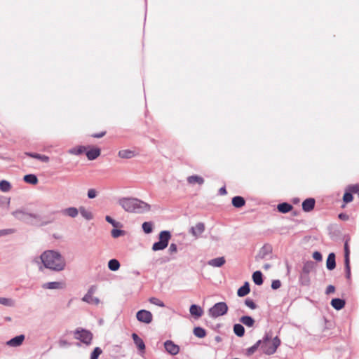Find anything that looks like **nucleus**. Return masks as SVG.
<instances>
[{"label": "nucleus", "mask_w": 359, "mask_h": 359, "mask_svg": "<svg viewBox=\"0 0 359 359\" xmlns=\"http://www.w3.org/2000/svg\"><path fill=\"white\" fill-rule=\"evenodd\" d=\"M34 263L40 271L48 270L60 273L67 268V262L63 254L58 250L46 249L36 257Z\"/></svg>", "instance_id": "nucleus-1"}, {"label": "nucleus", "mask_w": 359, "mask_h": 359, "mask_svg": "<svg viewBox=\"0 0 359 359\" xmlns=\"http://www.w3.org/2000/svg\"><path fill=\"white\" fill-rule=\"evenodd\" d=\"M118 205L128 212H142L150 208L148 203L136 198H121Z\"/></svg>", "instance_id": "nucleus-2"}, {"label": "nucleus", "mask_w": 359, "mask_h": 359, "mask_svg": "<svg viewBox=\"0 0 359 359\" xmlns=\"http://www.w3.org/2000/svg\"><path fill=\"white\" fill-rule=\"evenodd\" d=\"M261 341V349L266 355H272L276 353L280 344L279 337L273 334L267 333Z\"/></svg>", "instance_id": "nucleus-3"}, {"label": "nucleus", "mask_w": 359, "mask_h": 359, "mask_svg": "<svg viewBox=\"0 0 359 359\" xmlns=\"http://www.w3.org/2000/svg\"><path fill=\"white\" fill-rule=\"evenodd\" d=\"M104 219L105 221L112 226L110 234L113 238L116 239L126 236L127 232L123 229V224L120 221L116 219L111 215H106Z\"/></svg>", "instance_id": "nucleus-4"}, {"label": "nucleus", "mask_w": 359, "mask_h": 359, "mask_svg": "<svg viewBox=\"0 0 359 359\" xmlns=\"http://www.w3.org/2000/svg\"><path fill=\"white\" fill-rule=\"evenodd\" d=\"M82 301L90 305L97 306L102 304V302L97 294V287L91 286L82 298Z\"/></svg>", "instance_id": "nucleus-5"}, {"label": "nucleus", "mask_w": 359, "mask_h": 359, "mask_svg": "<svg viewBox=\"0 0 359 359\" xmlns=\"http://www.w3.org/2000/svg\"><path fill=\"white\" fill-rule=\"evenodd\" d=\"M170 237L168 231H161L158 235V241L154 243L152 245V250L156 252L165 249L168 245Z\"/></svg>", "instance_id": "nucleus-6"}, {"label": "nucleus", "mask_w": 359, "mask_h": 359, "mask_svg": "<svg viewBox=\"0 0 359 359\" xmlns=\"http://www.w3.org/2000/svg\"><path fill=\"white\" fill-rule=\"evenodd\" d=\"M227 311V305L224 302H219L211 308L209 312L211 316L216 318L224 315Z\"/></svg>", "instance_id": "nucleus-7"}, {"label": "nucleus", "mask_w": 359, "mask_h": 359, "mask_svg": "<svg viewBox=\"0 0 359 359\" xmlns=\"http://www.w3.org/2000/svg\"><path fill=\"white\" fill-rule=\"evenodd\" d=\"M136 318L140 323L149 324L153 320V315L150 311L142 309L137 312Z\"/></svg>", "instance_id": "nucleus-8"}, {"label": "nucleus", "mask_w": 359, "mask_h": 359, "mask_svg": "<svg viewBox=\"0 0 359 359\" xmlns=\"http://www.w3.org/2000/svg\"><path fill=\"white\" fill-rule=\"evenodd\" d=\"M163 346L165 351L172 355L178 354L180 350V346L170 340L165 341Z\"/></svg>", "instance_id": "nucleus-9"}, {"label": "nucleus", "mask_w": 359, "mask_h": 359, "mask_svg": "<svg viewBox=\"0 0 359 359\" xmlns=\"http://www.w3.org/2000/svg\"><path fill=\"white\" fill-rule=\"evenodd\" d=\"M75 338L86 344H88L92 339V335L88 331L81 330L75 332Z\"/></svg>", "instance_id": "nucleus-10"}, {"label": "nucleus", "mask_w": 359, "mask_h": 359, "mask_svg": "<svg viewBox=\"0 0 359 359\" xmlns=\"http://www.w3.org/2000/svg\"><path fill=\"white\" fill-rule=\"evenodd\" d=\"M187 181L189 184L195 186H201L204 184L205 180L204 178L198 175H192L187 177Z\"/></svg>", "instance_id": "nucleus-11"}, {"label": "nucleus", "mask_w": 359, "mask_h": 359, "mask_svg": "<svg viewBox=\"0 0 359 359\" xmlns=\"http://www.w3.org/2000/svg\"><path fill=\"white\" fill-rule=\"evenodd\" d=\"M86 156L89 160H94L97 158L100 154V150L95 147H86Z\"/></svg>", "instance_id": "nucleus-12"}, {"label": "nucleus", "mask_w": 359, "mask_h": 359, "mask_svg": "<svg viewBox=\"0 0 359 359\" xmlns=\"http://www.w3.org/2000/svg\"><path fill=\"white\" fill-rule=\"evenodd\" d=\"M13 190V184L7 180H0V192L3 194H9Z\"/></svg>", "instance_id": "nucleus-13"}, {"label": "nucleus", "mask_w": 359, "mask_h": 359, "mask_svg": "<svg viewBox=\"0 0 359 359\" xmlns=\"http://www.w3.org/2000/svg\"><path fill=\"white\" fill-rule=\"evenodd\" d=\"M205 226L203 223H196L190 229L191 234L194 237L200 236L204 231Z\"/></svg>", "instance_id": "nucleus-14"}, {"label": "nucleus", "mask_w": 359, "mask_h": 359, "mask_svg": "<svg viewBox=\"0 0 359 359\" xmlns=\"http://www.w3.org/2000/svg\"><path fill=\"white\" fill-rule=\"evenodd\" d=\"M189 313L194 319H198L203 314V309L198 305L193 304L189 308Z\"/></svg>", "instance_id": "nucleus-15"}, {"label": "nucleus", "mask_w": 359, "mask_h": 359, "mask_svg": "<svg viewBox=\"0 0 359 359\" xmlns=\"http://www.w3.org/2000/svg\"><path fill=\"white\" fill-rule=\"evenodd\" d=\"M137 152L133 149H123L118 151V156L121 158H132L136 156Z\"/></svg>", "instance_id": "nucleus-16"}, {"label": "nucleus", "mask_w": 359, "mask_h": 359, "mask_svg": "<svg viewBox=\"0 0 359 359\" xmlns=\"http://www.w3.org/2000/svg\"><path fill=\"white\" fill-rule=\"evenodd\" d=\"M25 340L24 335H19L14 338L8 340L6 342V345L9 347H18L21 346Z\"/></svg>", "instance_id": "nucleus-17"}, {"label": "nucleus", "mask_w": 359, "mask_h": 359, "mask_svg": "<svg viewBox=\"0 0 359 359\" xmlns=\"http://www.w3.org/2000/svg\"><path fill=\"white\" fill-rule=\"evenodd\" d=\"M132 338L136 347L139 349L141 353H143L145 349V345L143 339L140 338L137 334H133Z\"/></svg>", "instance_id": "nucleus-18"}, {"label": "nucleus", "mask_w": 359, "mask_h": 359, "mask_svg": "<svg viewBox=\"0 0 359 359\" xmlns=\"http://www.w3.org/2000/svg\"><path fill=\"white\" fill-rule=\"evenodd\" d=\"M226 263V259L223 257H215L208 261V265L212 267H221Z\"/></svg>", "instance_id": "nucleus-19"}, {"label": "nucleus", "mask_w": 359, "mask_h": 359, "mask_svg": "<svg viewBox=\"0 0 359 359\" xmlns=\"http://www.w3.org/2000/svg\"><path fill=\"white\" fill-rule=\"evenodd\" d=\"M44 287L51 290H61L65 287V283L62 281L49 282L44 285Z\"/></svg>", "instance_id": "nucleus-20"}, {"label": "nucleus", "mask_w": 359, "mask_h": 359, "mask_svg": "<svg viewBox=\"0 0 359 359\" xmlns=\"http://www.w3.org/2000/svg\"><path fill=\"white\" fill-rule=\"evenodd\" d=\"M79 212L83 218L87 221L92 220L94 218L93 212L85 207H80Z\"/></svg>", "instance_id": "nucleus-21"}, {"label": "nucleus", "mask_w": 359, "mask_h": 359, "mask_svg": "<svg viewBox=\"0 0 359 359\" xmlns=\"http://www.w3.org/2000/svg\"><path fill=\"white\" fill-rule=\"evenodd\" d=\"M358 190H359V188L358 186H352V187H348L347 191L344 194V201L345 203H348V202L351 201L353 199V197H352L351 192L356 193L358 191Z\"/></svg>", "instance_id": "nucleus-22"}, {"label": "nucleus", "mask_w": 359, "mask_h": 359, "mask_svg": "<svg viewBox=\"0 0 359 359\" xmlns=\"http://www.w3.org/2000/svg\"><path fill=\"white\" fill-rule=\"evenodd\" d=\"M260 344H261V341H257L254 345L245 348L243 352L244 354L246 356L252 355L257 351L259 347L260 346Z\"/></svg>", "instance_id": "nucleus-23"}, {"label": "nucleus", "mask_w": 359, "mask_h": 359, "mask_svg": "<svg viewBox=\"0 0 359 359\" xmlns=\"http://www.w3.org/2000/svg\"><path fill=\"white\" fill-rule=\"evenodd\" d=\"M107 267L111 271H118L121 268V263L116 259H111L109 260Z\"/></svg>", "instance_id": "nucleus-24"}, {"label": "nucleus", "mask_w": 359, "mask_h": 359, "mask_svg": "<svg viewBox=\"0 0 359 359\" xmlns=\"http://www.w3.org/2000/svg\"><path fill=\"white\" fill-rule=\"evenodd\" d=\"M86 150V147L82 145L75 146L68 150V154L70 155H80L84 153Z\"/></svg>", "instance_id": "nucleus-25"}, {"label": "nucleus", "mask_w": 359, "mask_h": 359, "mask_svg": "<svg viewBox=\"0 0 359 359\" xmlns=\"http://www.w3.org/2000/svg\"><path fill=\"white\" fill-rule=\"evenodd\" d=\"M335 255L330 253L326 260V266L329 270H333L335 268Z\"/></svg>", "instance_id": "nucleus-26"}, {"label": "nucleus", "mask_w": 359, "mask_h": 359, "mask_svg": "<svg viewBox=\"0 0 359 359\" xmlns=\"http://www.w3.org/2000/svg\"><path fill=\"white\" fill-rule=\"evenodd\" d=\"M250 292V284H249V283L246 282L242 287H241L238 290L237 294H238V296L241 297H244V296L247 295L248 294H249Z\"/></svg>", "instance_id": "nucleus-27"}, {"label": "nucleus", "mask_w": 359, "mask_h": 359, "mask_svg": "<svg viewBox=\"0 0 359 359\" xmlns=\"http://www.w3.org/2000/svg\"><path fill=\"white\" fill-rule=\"evenodd\" d=\"M65 215L70 217H76L79 215V210L74 207H69L64 210Z\"/></svg>", "instance_id": "nucleus-28"}, {"label": "nucleus", "mask_w": 359, "mask_h": 359, "mask_svg": "<svg viewBox=\"0 0 359 359\" xmlns=\"http://www.w3.org/2000/svg\"><path fill=\"white\" fill-rule=\"evenodd\" d=\"M331 305L337 310H340L344 308L345 302L341 299H333L331 301Z\"/></svg>", "instance_id": "nucleus-29"}, {"label": "nucleus", "mask_w": 359, "mask_h": 359, "mask_svg": "<svg viewBox=\"0 0 359 359\" xmlns=\"http://www.w3.org/2000/svg\"><path fill=\"white\" fill-rule=\"evenodd\" d=\"M240 321L242 323H243L245 325H246L247 327H253V325L255 324V320L252 318L248 316H242L240 318Z\"/></svg>", "instance_id": "nucleus-30"}, {"label": "nucleus", "mask_w": 359, "mask_h": 359, "mask_svg": "<svg viewBox=\"0 0 359 359\" xmlns=\"http://www.w3.org/2000/svg\"><path fill=\"white\" fill-rule=\"evenodd\" d=\"M193 332L198 338H204L206 336V331L201 327H195Z\"/></svg>", "instance_id": "nucleus-31"}, {"label": "nucleus", "mask_w": 359, "mask_h": 359, "mask_svg": "<svg viewBox=\"0 0 359 359\" xmlns=\"http://www.w3.org/2000/svg\"><path fill=\"white\" fill-rule=\"evenodd\" d=\"M252 280L254 283L258 285H260L263 283L262 274L260 271H255L252 274Z\"/></svg>", "instance_id": "nucleus-32"}, {"label": "nucleus", "mask_w": 359, "mask_h": 359, "mask_svg": "<svg viewBox=\"0 0 359 359\" xmlns=\"http://www.w3.org/2000/svg\"><path fill=\"white\" fill-rule=\"evenodd\" d=\"M0 304L6 306H13L15 302L11 298L0 297Z\"/></svg>", "instance_id": "nucleus-33"}, {"label": "nucleus", "mask_w": 359, "mask_h": 359, "mask_svg": "<svg viewBox=\"0 0 359 359\" xmlns=\"http://www.w3.org/2000/svg\"><path fill=\"white\" fill-rule=\"evenodd\" d=\"M233 332L238 337H243L245 334V329L241 324H236L233 326Z\"/></svg>", "instance_id": "nucleus-34"}, {"label": "nucleus", "mask_w": 359, "mask_h": 359, "mask_svg": "<svg viewBox=\"0 0 359 359\" xmlns=\"http://www.w3.org/2000/svg\"><path fill=\"white\" fill-rule=\"evenodd\" d=\"M314 200L313 199H307L303 203V209L305 211L311 210L314 206Z\"/></svg>", "instance_id": "nucleus-35"}, {"label": "nucleus", "mask_w": 359, "mask_h": 359, "mask_svg": "<svg viewBox=\"0 0 359 359\" xmlns=\"http://www.w3.org/2000/svg\"><path fill=\"white\" fill-rule=\"evenodd\" d=\"M24 180L27 183L36 184L38 182L37 177L34 175H27L24 177Z\"/></svg>", "instance_id": "nucleus-36"}, {"label": "nucleus", "mask_w": 359, "mask_h": 359, "mask_svg": "<svg viewBox=\"0 0 359 359\" xmlns=\"http://www.w3.org/2000/svg\"><path fill=\"white\" fill-rule=\"evenodd\" d=\"M232 203L235 207H241L244 205L245 201L242 197L236 196L232 200Z\"/></svg>", "instance_id": "nucleus-37"}, {"label": "nucleus", "mask_w": 359, "mask_h": 359, "mask_svg": "<svg viewBox=\"0 0 359 359\" xmlns=\"http://www.w3.org/2000/svg\"><path fill=\"white\" fill-rule=\"evenodd\" d=\"M278 209L281 212H287L291 210V206L287 203H282L278 205Z\"/></svg>", "instance_id": "nucleus-38"}, {"label": "nucleus", "mask_w": 359, "mask_h": 359, "mask_svg": "<svg viewBox=\"0 0 359 359\" xmlns=\"http://www.w3.org/2000/svg\"><path fill=\"white\" fill-rule=\"evenodd\" d=\"M142 229L146 233H149L152 231L153 226L149 222H144L142 224Z\"/></svg>", "instance_id": "nucleus-39"}, {"label": "nucleus", "mask_w": 359, "mask_h": 359, "mask_svg": "<svg viewBox=\"0 0 359 359\" xmlns=\"http://www.w3.org/2000/svg\"><path fill=\"white\" fill-rule=\"evenodd\" d=\"M245 304L252 310H255L257 307L255 302L250 299H246L245 301Z\"/></svg>", "instance_id": "nucleus-40"}, {"label": "nucleus", "mask_w": 359, "mask_h": 359, "mask_svg": "<svg viewBox=\"0 0 359 359\" xmlns=\"http://www.w3.org/2000/svg\"><path fill=\"white\" fill-rule=\"evenodd\" d=\"M344 249H345V263H346V267H347L348 269L349 253H350V251H349V249H348L347 243L345 244Z\"/></svg>", "instance_id": "nucleus-41"}, {"label": "nucleus", "mask_w": 359, "mask_h": 359, "mask_svg": "<svg viewBox=\"0 0 359 359\" xmlns=\"http://www.w3.org/2000/svg\"><path fill=\"white\" fill-rule=\"evenodd\" d=\"M312 257L318 262H320L323 259V256L321 253L318 251L313 252Z\"/></svg>", "instance_id": "nucleus-42"}, {"label": "nucleus", "mask_w": 359, "mask_h": 359, "mask_svg": "<svg viewBox=\"0 0 359 359\" xmlns=\"http://www.w3.org/2000/svg\"><path fill=\"white\" fill-rule=\"evenodd\" d=\"M101 353H102L101 349L99 348H96L94 350V351L93 352L90 359H97L98 358V356L101 354Z\"/></svg>", "instance_id": "nucleus-43"}, {"label": "nucleus", "mask_w": 359, "mask_h": 359, "mask_svg": "<svg viewBox=\"0 0 359 359\" xmlns=\"http://www.w3.org/2000/svg\"><path fill=\"white\" fill-rule=\"evenodd\" d=\"M87 195L89 198H94L97 196V192L96 190L91 189L88 191Z\"/></svg>", "instance_id": "nucleus-44"}, {"label": "nucleus", "mask_w": 359, "mask_h": 359, "mask_svg": "<svg viewBox=\"0 0 359 359\" xmlns=\"http://www.w3.org/2000/svg\"><path fill=\"white\" fill-rule=\"evenodd\" d=\"M281 286V283L278 280H273L271 283V287L274 290L278 289Z\"/></svg>", "instance_id": "nucleus-45"}, {"label": "nucleus", "mask_w": 359, "mask_h": 359, "mask_svg": "<svg viewBox=\"0 0 359 359\" xmlns=\"http://www.w3.org/2000/svg\"><path fill=\"white\" fill-rule=\"evenodd\" d=\"M12 233H13V231L11 229L0 230V237L9 235V234H11Z\"/></svg>", "instance_id": "nucleus-46"}, {"label": "nucleus", "mask_w": 359, "mask_h": 359, "mask_svg": "<svg viewBox=\"0 0 359 359\" xmlns=\"http://www.w3.org/2000/svg\"><path fill=\"white\" fill-rule=\"evenodd\" d=\"M334 291H335V287L333 285H329L326 288V293L327 294L333 293Z\"/></svg>", "instance_id": "nucleus-47"}, {"label": "nucleus", "mask_w": 359, "mask_h": 359, "mask_svg": "<svg viewBox=\"0 0 359 359\" xmlns=\"http://www.w3.org/2000/svg\"><path fill=\"white\" fill-rule=\"evenodd\" d=\"M154 304L158 305L159 306H163L164 304L162 302L159 301V300H156V302H154Z\"/></svg>", "instance_id": "nucleus-48"}, {"label": "nucleus", "mask_w": 359, "mask_h": 359, "mask_svg": "<svg viewBox=\"0 0 359 359\" xmlns=\"http://www.w3.org/2000/svg\"><path fill=\"white\" fill-rule=\"evenodd\" d=\"M219 192L221 195H224L226 194V189L224 188H221L219 190Z\"/></svg>", "instance_id": "nucleus-49"}, {"label": "nucleus", "mask_w": 359, "mask_h": 359, "mask_svg": "<svg viewBox=\"0 0 359 359\" xmlns=\"http://www.w3.org/2000/svg\"><path fill=\"white\" fill-rule=\"evenodd\" d=\"M346 270H347V278H349L350 276H351L350 266L349 265H348V269L346 267Z\"/></svg>", "instance_id": "nucleus-50"}, {"label": "nucleus", "mask_w": 359, "mask_h": 359, "mask_svg": "<svg viewBox=\"0 0 359 359\" xmlns=\"http://www.w3.org/2000/svg\"><path fill=\"white\" fill-rule=\"evenodd\" d=\"M216 340H217V341H221V338H220V337H216Z\"/></svg>", "instance_id": "nucleus-51"}]
</instances>
